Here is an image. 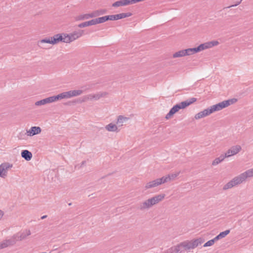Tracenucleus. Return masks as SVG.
I'll use <instances>...</instances> for the list:
<instances>
[{
    "label": "nucleus",
    "mask_w": 253,
    "mask_h": 253,
    "mask_svg": "<svg viewBox=\"0 0 253 253\" xmlns=\"http://www.w3.org/2000/svg\"><path fill=\"white\" fill-rule=\"evenodd\" d=\"M230 232V229L226 230L224 231L220 232L218 235L220 237V238L222 239L223 238H224L225 236H226L228 234H229Z\"/></svg>",
    "instance_id": "nucleus-36"
},
{
    "label": "nucleus",
    "mask_w": 253,
    "mask_h": 253,
    "mask_svg": "<svg viewBox=\"0 0 253 253\" xmlns=\"http://www.w3.org/2000/svg\"><path fill=\"white\" fill-rule=\"evenodd\" d=\"M107 20H115V15H106Z\"/></svg>",
    "instance_id": "nucleus-44"
},
{
    "label": "nucleus",
    "mask_w": 253,
    "mask_h": 253,
    "mask_svg": "<svg viewBox=\"0 0 253 253\" xmlns=\"http://www.w3.org/2000/svg\"><path fill=\"white\" fill-rule=\"evenodd\" d=\"M105 128L106 129V130H107L109 131H113V132H114V131L118 132L119 131V130L118 129V127L117 126L112 123H110L109 124L105 126Z\"/></svg>",
    "instance_id": "nucleus-22"
},
{
    "label": "nucleus",
    "mask_w": 253,
    "mask_h": 253,
    "mask_svg": "<svg viewBox=\"0 0 253 253\" xmlns=\"http://www.w3.org/2000/svg\"><path fill=\"white\" fill-rule=\"evenodd\" d=\"M96 17L105 14L107 12V10L105 9H100L95 10Z\"/></svg>",
    "instance_id": "nucleus-30"
},
{
    "label": "nucleus",
    "mask_w": 253,
    "mask_h": 253,
    "mask_svg": "<svg viewBox=\"0 0 253 253\" xmlns=\"http://www.w3.org/2000/svg\"><path fill=\"white\" fill-rule=\"evenodd\" d=\"M97 24L103 23L107 21L106 16L96 18Z\"/></svg>",
    "instance_id": "nucleus-32"
},
{
    "label": "nucleus",
    "mask_w": 253,
    "mask_h": 253,
    "mask_svg": "<svg viewBox=\"0 0 253 253\" xmlns=\"http://www.w3.org/2000/svg\"><path fill=\"white\" fill-rule=\"evenodd\" d=\"M226 158L225 155H221L219 157L215 158L212 163V165L215 166L222 162Z\"/></svg>",
    "instance_id": "nucleus-24"
},
{
    "label": "nucleus",
    "mask_w": 253,
    "mask_h": 253,
    "mask_svg": "<svg viewBox=\"0 0 253 253\" xmlns=\"http://www.w3.org/2000/svg\"><path fill=\"white\" fill-rule=\"evenodd\" d=\"M50 97L52 102L61 100L59 94L57 95L50 96Z\"/></svg>",
    "instance_id": "nucleus-37"
},
{
    "label": "nucleus",
    "mask_w": 253,
    "mask_h": 253,
    "mask_svg": "<svg viewBox=\"0 0 253 253\" xmlns=\"http://www.w3.org/2000/svg\"><path fill=\"white\" fill-rule=\"evenodd\" d=\"M179 174V173H172L170 174L167 175L168 177L169 178V181L173 180L175 177H176Z\"/></svg>",
    "instance_id": "nucleus-38"
},
{
    "label": "nucleus",
    "mask_w": 253,
    "mask_h": 253,
    "mask_svg": "<svg viewBox=\"0 0 253 253\" xmlns=\"http://www.w3.org/2000/svg\"><path fill=\"white\" fill-rule=\"evenodd\" d=\"M88 19V17L87 14L80 15L78 16L76 18L77 20H84Z\"/></svg>",
    "instance_id": "nucleus-33"
},
{
    "label": "nucleus",
    "mask_w": 253,
    "mask_h": 253,
    "mask_svg": "<svg viewBox=\"0 0 253 253\" xmlns=\"http://www.w3.org/2000/svg\"><path fill=\"white\" fill-rule=\"evenodd\" d=\"M186 242L187 245L186 246L188 247V249H194L203 243V241L201 238Z\"/></svg>",
    "instance_id": "nucleus-11"
},
{
    "label": "nucleus",
    "mask_w": 253,
    "mask_h": 253,
    "mask_svg": "<svg viewBox=\"0 0 253 253\" xmlns=\"http://www.w3.org/2000/svg\"><path fill=\"white\" fill-rule=\"evenodd\" d=\"M52 103V102L51 101L50 97H49L43 99L42 100H41L40 101H37L35 103V105L36 106H40V105H44V104H46L47 103Z\"/></svg>",
    "instance_id": "nucleus-21"
},
{
    "label": "nucleus",
    "mask_w": 253,
    "mask_h": 253,
    "mask_svg": "<svg viewBox=\"0 0 253 253\" xmlns=\"http://www.w3.org/2000/svg\"><path fill=\"white\" fill-rule=\"evenodd\" d=\"M70 98L80 95L83 92V90H72L68 91Z\"/></svg>",
    "instance_id": "nucleus-23"
},
{
    "label": "nucleus",
    "mask_w": 253,
    "mask_h": 253,
    "mask_svg": "<svg viewBox=\"0 0 253 253\" xmlns=\"http://www.w3.org/2000/svg\"><path fill=\"white\" fill-rule=\"evenodd\" d=\"M242 149L241 146L236 145L232 146L225 153V155L226 158L234 155L238 153Z\"/></svg>",
    "instance_id": "nucleus-10"
},
{
    "label": "nucleus",
    "mask_w": 253,
    "mask_h": 253,
    "mask_svg": "<svg viewBox=\"0 0 253 253\" xmlns=\"http://www.w3.org/2000/svg\"><path fill=\"white\" fill-rule=\"evenodd\" d=\"M61 100L65 98H70L68 91L63 92L59 94Z\"/></svg>",
    "instance_id": "nucleus-34"
},
{
    "label": "nucleus",
    "mask_w": 253,
    "mask_h": 253,
    "mask_svg": "<svg viewBox=\"0 0 253 253\" xmlns=\"http://www.w3.org/2000/svg\"><path fill=\"white\" fill-rule=\"evenodd\" d=\"M196 101V98L192 97L176 104L170 109L169 112L166 115L165 118L167 120L171 118L176 113L178 112L179 110L186 108Z\"/></svg>",
    "instance_id": "nucleus-1"
},
{
    "label": "nucleus",
    "mask_w": 253,
    "mask_h": 253,
    "mask_svg": "<svg viewBox=\"0 0 253 253\" xmlns=\"http://www.w3.org/2000/svg\"><path fill=\"white\" fill-rule=\"evenodd\" d=\"M12 164L6 162L0 165V177L5 178L7 176V170L12 167Z\"/></svg>",
    "instance_id": "nucleus-6"
},
{
    "label": "nucleus",
    "mask_w": 253,
    "mask_h": 253,
    "mask_svg": "<svg viewBox=\"0 0 253 253\" xmlns=\"http://www.w3.org/2000/svg\"><path fill=\"white\" fill-rule=\"evenodd\" d=\"M52 40V44H55L59 42H65L66 38L65 34H57L55 35L54 36L51 37Z\"/></svg>",
    "instance_id": "nucleus-9"
},
{
    "label": "nucleus",
    "mask_w": 253,
    "mask_h": 253,
    "mask_svg": "<svg viewBox=\"0 0 253 253\" xmlns=\"http://www.w3.org/2000/svg\"><path fill=\"white\" fill-rule=\"evenodd\" d=\"M159 185L158 183V181H157V179H156L154 180H153L148 183H147L145 186V189H148L149 188L155 187Z\"/></svg>",
    "instance_id": "nucleus-18"
},
{
    "label": "nucleus",
    "mask_w": 253,
    "mask_h": 253,
    "mask_svg": "<svg viewBox=\"0 0 253 253\" xmlns=\"http://www.w3.org/2000/svg\"><path fill=\"white\" fill-rule=\"evenodd\" d=\"M121 14L122 18L130 17L132 15V14L131 12L122 13Z\"/></svg>",
    "instance_id": "nucleus-43"
},
{
    "label": "nucleus",
    "mask_w": 253,
    "mask_h": 253,
    "mask_svg": "<svg viewBox=\"0 0 253 253\" xmlns=\"http://www.w3.org/2000/svg\"><path fill=\"white\" fill-rule=\"evenodd\" d=\"M94 84H91V85H89L86 88H85V89H90V88H92L93 87V86Z\"/></svg>",
    "instance_id": "nucleus-50"
},
{
    "label": "nucleus",
    "mask_w": 253,
    "mask_h": 253,
    "mask_svg": "<svg viewBox=\"0 0 253 253\" xmlns=\"http://www.w3.org/2000/svg\"><path fill=\"white\" fill-rule=\"evenodd\" d=\"M3 214H4L3 212L1 210H0V220L3 216Z\"/></svg>",
    "instance_id": "nucleus-49"
},
{
    "label": "nucleus",
    "mask_w": 253,
    "mask_h": 253,
    "mask_svg": "<svg viewBox=\"0 0 253 253\" xmlns=\"http://www.w3.org/2000/svg\"><path fill=\"white\" fill-rule=\"evenodd\" d=\"M219 44V42L217 41H212L211 42L204 43L205 49L211 48L214 46L217 45Z\"/></svg>",
    "instance_id": "nucleus-19"
},
{
    "label": "nucleus",
    "mask_w": 253,
    "mask_h": 253,
    "mask_svg": "<svg viewBox=\"0 0 253 253\" xmlns=\"http://www.w3.org/2000/svg\"><path fill=\"white\" fill-rule=\"evenodd\" d=\"M214 243V241L212 239H211V240H210L208 241V242H207L204 245V247H206L211 246L212 245H213Z\"/></svg>",
    "instance_id": "nucleus-39"
},
{
    "label": "nucleus",
    "mask_w": 253,
    "mask_h": 253,
    "mask_svg": "<svg viewBox=\"0 0 253 253\" xmlns=\"http://www.w3.org/2000/svg\"><path fill=\"white\" fill-rule=\"evenodd\" d=\"M87 15H88V19L90 18L96 17L95 11L92 12L90 13L87 14Z\"/></svg>",
    "instance_id": "nucleus-45"
},
{
    "label": "nucleus",
    "mask_w": 253,
    "mask_h": 253,
    "mask_svg": "<svg viewBox=\"0 0 253 253\" xmlns=\"http://www.w3.org/2000/svg\"><path fill=\"white\" fill-rule=\"evenodd\" d=\"M187 245V242L185 241L183 242L180 244L178 245L177 247H179V248L178 249H179V251L178 252V253H184L187 250H189L188 249V247L186 245Z\"/></svg>",
    "instance_id": "nucleus-20"
},
{
    "label": "nucleus",
    "mask_w": 253,
    "mask_h": 253,
    "mask_svg": "<svg viewBox=\"0 0 253 253\" xmlns=\"http://www.w3.org/2000/svg\"><path fill=\"white\" fill-rule=\"evenodd\" d=\"M122 6H125L124 0L117 1L112 4V6L113 7H119Z\"/></svg>",
    "instance_id": "nucleus-31"
},
{
    "label": "nucleus",
    "mask_w": 253,
    "mask_h": 253,
    "mask_svg": "<svg viewBox=\"0 0 253 253\" xmlns=\"http://www.w3.org/2000/svg\"><path fill=\"white\" fill-rule=\"evenodd\" d=\"M237 101V99L236 98H232L228 100L223 101L221 102L215 104L216 107L218 111H220L229 105L236 103Z\"/></svg>",
    "instance_id": "nucleus-4"
},
{
    "label": "nucleus",
    "mask_w": 253,
    "mask_h": 253,
    "mask_svg": "<svg viewBox=\"0 0 253 253\" xmlns=\"http://www.w3.org/2000/svg\"><path fill=\"white\" fill-rule=\"evenodd\" d=\"M192 53L194 54V53L199 52L202 50L205 49V47L203 43L200 44L198 46L194 48H191Z\"/></svg>",
    "instance_id": "nucleus-25"
},
{
    "label": "nucleus",
    "mask_w": 253,
    "mask_h": 253,
    "mask_svg": "<svg viewBox=\"0 0 253 253\" xmlns=\"http://www.w3.org/2000/svg\"><path fill=\"white\" fill-rule=\"evenodd\" d=\"M68 205H69V206H71V205H72V203H69Z\"/></svg>",
    "instance_id": "nucleus-54"
},
{
    "label": "nucleus",
    "mask_w": 253,
    "mask_h": 253,
    "mask_svg": "<svg viewBox=\"0 0 253 253\" xmlns=\"http://www.w3.org/2000/svg\"><path fill=\"white\" fill-rule=\"evenodd\" d=\"M16 235H17V240H19V241H22V240H24V239H25L27 237L26 233H25V232H23V233H21L19 236L18 235V234H17Z\"/></svg>",
    "instance_id": "nucleus-35"
},
{
    "label": "nucleus",
    "mask_w": 253,
    "mask_h": 253,
    "mask_svg": "<svg viewBox=\"0 0 253 253\" xmlns=\"http://www.w3.org/2000/svg\"><path fill=\"white\" fill-rule=\"evenodd\" d=\"M115 20L123 19L121 13L115 15Z\"/></svg>",
    "instance_id": "nucleus-46"
},
{
    "label": "nucleus",
    "mask_w": 253,
    "mask_h": 253,
    "mask_svg": "<svg viewBox=\"0 0 253 253\" xmlns=\"http://www.w3.org/2000/svg\"><path fill=\"white\" fill-rule=\"evenodd\" d=\"M47 215H43L41 217V219H45L47 217Z\"/></svg>",
    "instance_id": "nucleus-53"
},
{
    "label": "nucleus",
    "mask_w": 253,
    "mask_h": 253,
    "mask_svg": "<svg viewBox=\"0 0 253 253\" xmlns=\"http://www.w3.org/2000/svg\"><path fill=\"white\" fill-rule=\"evenodd\" d=\"M179 247L174 246L167 250V253H178L179 249H178Z\"/></svg>",
    "instance_id": "nucleus-29"
},
{
    "label": "nucleus",
    "mask_w": 253,
    "mask_h": 253,
    "mask_svg": "<svg viewBox=\"0 0 253 253\" xmlns=\"http://www.w3.org/2000/svg\"><path fill=\"white\" fill-rule=\"evenodd\" d=\"M86 164V161H83L82 163H81V165L80 167V168H81L83 166H84L85 164Z\"/></svg>",
    "instance_id": "nucleus-52"
},
{
    "label": "nucleus",
    "mask_w": 253,
    "mask_h": 253,
    "mask_svg": "<svg viewBox=\"0 0 253 253\" xmlns=\"http://www.w3.org/2000/svg\"><path fill=\"white\" fill-rule=\"evenodd\" d=\"M157 181H158L159 185H161L163 183H165L166 182H167L168 181H169V177H168L167 175L163 176L161 178H157Z\"/></svg>",
    "instance_id": "nucleus-27"
},
{
    "label": "nucleus",
    "mask_w": 253,
    "mask_h": 253,
    "mask_svg": "<svg viewBox=\"0 0 253 253\" xmlns=\"http://www.w3.org/2000/svg\"><path fill=\"white\" fill-rule=\"evenodd\" d=\"M108 94L107 92H100L95 94H89L88 96H85L84 97V99L80 100V102H83L85 101L87 99H94L96 100L99 99L101 97H105Z\"/></svg>",
    "instance_id": "nucleus-5"
},
{
    "label": "nucleus",
    "mask_w": 253,
    "mask_h": 253,
    "mask_svg": "<svg viewBox=\"0 0 253 253\" xmlns=\"http://www.w3.org/2000/svg\"><path fill=\"white\" fill-rule=\"evenodd\" d=\"M242 183L241 179L240 178L239 175L234 177L227 183H226L223 187V190H226L228 189H230L233 187L238 185L240 183Z\"/></svg>",
    "instance_id": "nucleus-7"
},
{
    "label": "nucleus",
    "mask_w": 253,
    "mask_h": 253,
    "mask_svg": "<svg viewBox=\"0 0 253 253\" xmlns=\"http://www.w3.org/2000/svg\"><path fill=\"white\" fill-rule=\"evenodd\" d=\"M26 235L27 236L30 235H31V231H30V230H26Z\"/></svg>",
    "instance_id": "nucleus-51"
},
{
    "label": "nucleus",
    "mask_w": 253,
    "mask_h": 253,
    "mask_svg": "<svg viewBox=\"0 0 253 253\" xmlns=\"http://www.w3.org/2000/svg\"><path fill=\"white\" fill-rule=\"evenodd\" d=\"M17 235H14L10 239L6 240L0 243V249H2L8 246L14 245L17 241Z\"/></svg>",
    "instance_id": "nucleus-8"
},
{
    "label": "nucleus",
    "mask_w": 253,
    "mask_h": 253,
    "mask_svg": "<svg viewBox=\"0 0 253 253\" xmlns=\"http://www.w3.org/2000/svg\"><path fill=\"white\" fill-rule=\"evenodd\" d=\"M51 41H52V40H51V37H49L48 38L43 39L41 40H40L38 42V45L41 48L46 49V48L42 44L43 43H45L52 44Z\"/></svg>",
    "instance_id": "nucleus-17"
},
{
    "label": "nucleus",
    "mask_w": 253,
    "mask_h": 253,
    "mask_svg": "<svg viewBox=\"0 0 253 253\" xmlns=\"http://www.w3.org/2000/svg\"><path fill=\"white\" fill-rule=\"evenodd\" d=\"M42 129L39 126H32L29 130H27V134L28 136H32L41 132Z\"/></svg>",
    "instance_id": "nucleus-12"
},
{
    "label": "nucleus",
    "mask_w": 253,
    "mask_h": 253,
    "mask_svg": "<svg viewBox=\"0 0 253 253\" xmlns=\"http://www.w3.org/2000/svg\"><path fill=\"white\" fill-rule=\"evenodd\" d=\"M153 206L150 199L139 204V209L142 211L145 209H149Z\"/></svg>",
    "instance_id": "nucleus-15"
},
{
    "label": "nucleus",
    "mask_w": 253,
    "mask_h": 253,
    "mask_svg": "<svg viewBox=\"0 0 253 253\" xmlns=\"http://www.w3.org/2000/svg\"><path fill=\"white\" fill-rule=\"evenodd\" d=\"M87 24H88V26H91V25H94L98 24L97 23V20H96V18L93 19L90 21H87Z\"/></svg>",
    "instance_id": "nucleus-40"
},
{
    "label": "nucleus",
    "mask_w": 253,
    "mask_h": 253,
    "mask_svg": "<svg viewBox=\"0 0 253 253\" xmlns=\"http://www.w3.org/2000/svg\"><path fill=\"white\" fill-rule=\"evenodd\" d=\"M221 239L219 235H217L215 237H214L212 240L214 241L215 243V241Z\"/></svg>",
    "instance_id": "nucleus-48"
},
{
    "label": "nucleus",
    "mask_w": 253,
    "mask_h": 253,
    "mask_svg": "<svg viewBox=\"0 0 253 253\" xmlns=\"http://www.w3.org/2000/svg\"><path fill=\"white\" fill-rule=\"evenodd\" d=\"M186 56L184 49L179 50L174 53L172 57L173 58L181 57Z\"/></svg>",
    "instance_id": "nucleus-26"
},
{
    "label": "nucleus",
    "mask_w": 253,
    "mask_h": 253,
    "mask_svg": "<svg viewBox=\"0 0 253 253\" xmlns=\"http://www.w3.org/2000/svg\"><path fill=\"white\" fill-rule=\"evenodd\" d=\"M129 118L124 117L123 116L120 115L118 117L117 122L118 124H122L123 123L127 121Z\"/></svg>",
    "instance_id": "nucleus-28"
},
{
    "label": "nucleus",
    "mask_w": 253,
    "mask_h": 253,
    "mask_svg": "<svg viewBox=\"0 0 253 253\" xmlns=\"http://www.w3.org/2000/svg\"><path fill=\"white\" fill-rule=\"evenodd\" d=\"M21 157L25 160L29 161L32 158V153L28 150H23L21 153Z\"/></svg>",
    "instance_id": "nucleus-16"
},
{
    "label": "nucleus",
    "mask_w": 253,
    "mask_h": 253,
    "mask_svg": "<svg viewBox=\"0 0 253 253\" xmlns=\"http://www.w3.org/2000/svg\"><path fill=\"white\" fill-rule=\"evenodd\" d=\"M242 182L244 181L248 177L253 176V168L246 170L239 175Z\"/></svg>",
    "instance_id": "nucleus-13"
},
{
    "label": "nucleus",
    "mask_w": 253,
    "mask_h": 253,
    "mask_svg": "<svg viewBox=\"0 0 253 253\" xmlns=\"http://www.w3.org/2000/svg\"><path fill=\"white\" fill-rule=\"evenodd\" d=\"M185 55H191L193 54L191 48H187L184 49Z\"/></svg>",
    "instance_id": "nucleus-41"
},
{
    "label": "nucleus",
    "mask_w": 253,
    "mask_h": 253,
    "mask_svg": "<svg viewBox=\"0 0 253 253\" xmlns=\"http://www.w3.org/2000/svg\"><path fill=\"white\" fill-rule=\"evenodd\" d=\"M165 196L166 195L165 194H161L154 196L153 197L150 198V200L152 205L153 206L162 201Z\"/></svg>",
    "instance_id": "nucleus-14"
},
{
    "label": "nucleus",
    "mask_w": 253,
    "mask_h": 253,
    "mask_svg": "<svg viewBox=\"0 0 253 253\" xmlns=\"http://www.w3.org/2000/svg\"><path fill=\"white\" fill-rule=\"evenodd\" d=\"M216 111H218V110L215 104L196 114L195 115L194 118L196 120H199L205 117L208 116Z\"/></svg>",
    "instance_id": "nucleus-2"
},
{
    "label": "nucleus",
    "mask_w": 253,
    "mask_h": 253,
    "mask_svg": "<svg viewBox=\"0 0 253 253\" xmlns=\"http://www.w3.org/2000/svg\"><path fill=\"white\" fill-rule=\"evenodd\" d=\"M78 26L80 28H83L89 26L88 24H87V21H86L79 24Z\"/></svg>",
    "instance_id": "nucleus-42"
},
{
    "label": "nucleus",
    "mask_w": 253,
    "mask_h": 253,
    "mask_svg": "<svg viewBox=\"0 0 253 253\" xmlns=\"http://www.w3.org/2000/svg\"><path fill=\"white\" fill-rule=\"evenodd\" d=\"M84 34V31L78 30L75 31L70 34H65V43H70L81 37Z\"/></svg>",
    "instance_id": "nucleus-3"
},
{
    "label": "nucleus",
    "mask_w": 253,
    "mask_h": 253,
    "mask_svg": "<svg viewBox=\"0 0 253 253\" xmlns=\"http://www.w3.org/2000/svg\"><path fill=\"white\" fill-rule=\"evenodd\" d=\"M242 0H241L240 1L237 2L236 4H235L231 5H230V6H229L227 7V8H230V7H231L236 6L238 5L239 4H240L241 3V2Z\"/></svg>",
    "instance_id": "nucleus-47"
}]
</instances>
